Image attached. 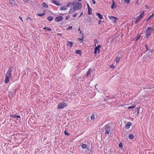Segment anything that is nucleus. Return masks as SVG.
<instances>
[{"instance_id": "f257e3e1", "label": "nucleus", "mask_w": 154, "mask_h": 154, "mask_svg": "<svg viewBox=\"0 0 154 154\" xmlns=\"http://www.w3.org/2000/svg\"><path fill=\"white\" fill-rule=\"evenodd\" d=\"M72 4L74 10L77 11L80 9L82 8V3L78 2L77 1H73Z\"/></svg>"}, {"instance_id": "f03ea898", "label": "nucleus", "mask_w": 154, "mask_h": 154, "mask_svg": "<svg viewBox=\"0 0 154 154\" xmlns=\"http://www.w3.org/2000/svg\"><path fill=\"white\" fill-rule=\"evenodd\" d=\"M67 106V103L62 102L58 104L57 109H61L63 108L64 107Z\"/></svg>"}, {"instance_id": "7ed1b4c3", "label": "nucleus", "mask_w": 154, "mask_h": 154, "mask_svg": "<svg viewBox=\"0 0 154 154\" xmlns=\"http://www.w3.org/2000/svg\"><path fill=\"white\" fill-rule=\"evenodd\" d=\"M152 28L150 27H148L146 32V37L148 38L151 34Z\"/></svg>"}, {"instance_id": "20e7f679", "label": "nucleus", "mask_w": 154, "mask_h": 154, "mask_svg": "<svg viewBox=\"0 0 154 154\" xmlns=\"http://www.w3.org/2000/svg\"><path fill=\"white\" fill-rule=\"evenodd\" d=\"M144 11H143L141 14L138 16V17L135 21V24H137L140 20L143 17L144 15Z\"/></svg>"}, {"instance_id": "39448f33", "label": "nucleus", "mask_w": 154, "mask_h": 154, "mask_svg": "<svg viewBox=\"0 0 154 154\" xmlns=\"http://www.w3.org/2000/svg\"><path fill=\"white\" fill-rule=\"evenodd\" d=\"M110 126L109 124H107L105 126V130L106 131L105 132V134H108L110 131L109 129Z\"/></svg>"}, {"instance_id": "423d86ee", "label": "nucleus", "mask_w": 154, "mask_h": 154, "mask_svg": "<svg viewBox=\"0 0 154 154\" xmlns=\"http://www.w3.org/2000/svg\"><path fill=\"white\" fill-rule=\"evenodd\" d=\"M101 46V45H98L97 46L95 47L94 52V53L95 54H97V53L98 54L100 52V48Z\"/></svg>"}, {"instance_id": "0eeeda50", "label": "nucleus", "mask_w": 154, "mask_h": 154, "mask_svg": "<svg viewBox=\"0 0 154 154\" xmlns=\"http://www.w3.org/2000/svg\"><path fill=\"white\" fill-rule=\"evenodd\" d=\"M13 67L12 66H11L8 69L6 76L11 77V75Z\"/></svg>"}, {"instance_id": "6e6552de", "label": "nucleus", "mask_w": 154, "mask_h": 154, "mask_svg": "<svg viewBox=\"0 0 154 154\" xmlns=\"http://www.w3.org/2000/svg\"><path fill=\"white\" fill-rule=\"evenodd\" d=\"M16 0H8V3L11 5H15L17 4Z\"/></svg>"}, {"instance_id": "1a4fd4ad", "label": "nucleus", "mask_w": 154, "mask_h": 154, "mask_svg": "<svg viewBox=\"0 0 154 154\" xmlns=\"http://www.w3.org/2000/svg\"><path fill=\"white\" fill-rule=\"evenodd\" d=\"M63 17L62 16H59L56 17L55 19V21L57 22H59L63 20Z\"/></svg>"}, {"instance_id": "9d476101", "label": "nucleus", "mask_w": 154, "mask_h": 154, "mask_svg": "<svg viewBox=\"0 0 154 154\" xmlns=\"http://www.w3.org/2000/svg\"><path fill=\"white\" fill-rule=\"evenodd\" d=\"M87 151L88 152H89L88 153L89 154H92L93 153V148L91 146V149H90L89 147H88L87 146Z\"/></svg>"}, {"instance_id": "9b49d317", "label": "nucleus", "mask_w": 154, "mask_h": 154, "mask_svg": "<svg viewBox=\"0 0 154 154\" xmlns=\"http://www.w3.org/2000/svg\"><path fill=\"white\" fill-rule=\"evenodd\" d=\"M109 19L112 20L114 22H116V20L117 19V17L114 16H109Z\"/></svg>"}, {"instance_id": "f8f14e48", "label": "nucleus", "mask_w": 154, "mask_h": 154, "mask_svg": "<svg viewBox=\"0 0 154 154\" xmlns=\"http://www.w3.org/2000/svg\"><path fill=\"white\" fill-rule=\"evenodd\" d=\"M131 123L130 122H128L126 124L125 126V128L126 129H128L130 126L131 125Z\"/></svg>"}, {"instance_id": "ddd939ff", "label": "nucleus", "mask_w": 154, "mask_h": 154, "mask_svg": "<svg viewBox=\"0 0 154 154\" xmlns=\"http://www.w3.org/2000/svg\"><path fill=\"white\" fill-rule=\"evenodd\" d=\"M112 4L111 6V8L112 9H114L116 8V3L114 1H112Z\"/></svg>"}, {"instance_id": "4468645a", "label": "nucleus", "mask_w": 154, "mask_h": 154, "mask_svg": "<svg viewBox=\"0 0 154 154\" xmlns=\"http://www.w3.org/2000/svg\"><path fill=\"white\" fill-rule=\"evenodd\" d=\"M92 71V69L91 68H89L87 72V77H88L89 76L91 75V72Z\"/></svg>"}, {"instance_id": "2eb2a0df", "label": "nucleus", "mask_w": 154, "mask_h": 154, "mask_svg": "<svg viewBox=\"0 0 154 154\" xmlns=\"http://www.w3.org/2000/svg\"><path fill=\"white\" fill-rule=\"evenodd\" d=\"M10 77L8 76L5 75V82L6 84H7L9 81V78Z\"/></svg>"}, {"instance_id": "dca6fc26", "label": "nucleus", "mask_w": 154, "mask_h": 154, "mask_svg": "<svg viewBox=\"0 0 154 154\" xmlns=\"http://www.w3.org/2000/svg\"><path fill=\"white\" fill-rule=\"evenodd\" d=\"M67 42L68 43L67 44V45L68 46H69V47L70 48L72 47V46L73 44V42H70V41H67Z\"/></svg>"}, {"instance_id": "f3484780", "label": "nucleus", "mask_w": 154, "mask_h": 154, "mask_svg": "<svg viewBox=\"0 0 154 154\" xmlns=\"http://www.w3.org/2000/svg\"><path fill=\"white\" fill-rule=\"evenodd\" d=\"M96 15L100 19H103V16L102 15L100 14L99 13H96Z\"/></svg>"}, {"instance_id": "a211bd4d", "label": "nucleus", "mask_w": 154, "mask_h": 154, "mask_svg": "<svg viewBox=\"0 0 154 154\" xmlns=\"http://www.w3.org/2000/svg\"><path fill=\"white\" fill-rule=\"evenodd\" d=\"M11 117L14 118H20V116L18 115H12L10 116Z\"/></svg>"}, {"instance_id": "6ab92c4d", "label": "nucleus", "mask_w": 154, "mask_h": 154, "mask_svg": "<svg viewBox=\"0 0 154 154\" xmlns=\"http://www.w3.org/2000/svg\"><path fill=\"white\" fill-rule=\"evenodd\" d=\"M51 2H53L54 4L57 6H59L61 5L60 4H59V2H57V1L55 0H52L51 1Z\"/></svg>"}, {"instance_id": "aec40b11", "label": "nucleus", "mask_w": 154, "mask_h": 154, "mask_svg": "<svg viewBox=\"0 0 154 154\" xmlns=\"http://www.w3.org/2000/svg\"><path fill=\"white\" fill-rule=\"evenodd\" d=\"M75 53L76 54H79V55H81L82 54V51L80 50H76Z\"/></svg>"}, {"instance_id": "412c9836", "label": "nucleus", "mask_w": 154, "mask_h": 154, "mask_svg": "<svg viewBox=\"0 0 154 154\" xmlns=\"http://www.w3.org/2000/svg\"><path fill=\"white\" fill-rule=\"evenodd\" d=\"M121 59V57H120L117 56L115 60L116 62L117 63H118L120 60Z\"/></svg>"}, {"instance_id": "4be33fe9", "label": "nucleus", "mask_w": 154, "mask_h": 154, "mask_svg": "<svg viewBox=\"0 0 154 154\" xmlns=\"http://www.w3.org/2000/svg\"><path fill=\"white\" fill-rule=\"evenodd\" d=\"M42 5L43 7L45 8H48V5L45 2H44L42 4Z\"/></svg>"}, {"instance_id": "5701e85b", "label": "nucleus", "mask_w": 154, "mask_h": 154, "mask_svg": "<svg viewBox=\"0 0 154 154\" xmlns=\"http://www.w3.org/2000/svg\"><path fill=\"white\" fill-rule=\"evenodd\" d=\"M67 8L66 6H61L60 8V9L61 10H66Z\"/></svg>"}, {"instance_id": "b1692460", "label": "nucleus", "mask_w": 154, "mask_h": 154, "mask_svg": "<svg viewBox=\"0 0 154 154\" xmlns=\"http://www.w3.org/2000/svg\"><path fill=\"white\" fill-rule=\"evenodd\" d=\"M76 11V10H74V8H71L70 9V10L69 11V14H71L72 13L75 12V11Z\"/></svg>"}, {"instance_id": "393cba45", "label": "nucleus", "mask_w": 154, "mask_h": 154, "mask_svg": "<svg viewBox=\"0 0 154 154\" xmlns=\"http://www.w3.org/2000/svg\"><path fill=\"white\" fill-rule=\"evenodd\" d=\"M47 19L49 21H52L54 19V17L52 16H48L47 18Z\"/></svg>"}, {"instance_id": "a878e982", "label": "nucleus", "mask_w": 154, "mask_h": 154, "mask_svg": "<svg viewBox=\"0 0 154 154\" xmlns=\"http://www.w3.org/2000/svg\"><path fill=\"white\" fill-rule=\"evenodd\" d=\"M88 14L91 15L92 14V9L91 8H89L88 9Z\"/></svg>"}, {"instance_id": "bb28decb", "label": "nucleus", "mask_w": 154, "mask_h": 154, "mask_svg": "<svg viewBox=\"0 0 154 154\" xmlns=\"http://www.w3.org/2000/svg\"><path fill=\"white\" fill-rule=\"evenodd\" d=\"M84 38V36L83 35V34H82V38H78V39L79 40L81 41V42H83V39Z\"/></svg>"}, {"instance_id": "cd10ccee", "label": "nucleus", "mask_w": 154, "mask_h": 154, "mask_svg": "<svg viewBox=\"0 0 154 154\" xmlns=\"http://www.w3.org/2000/svg\"><path fill=\"white\" fill-rule=\"evenodd\" d=\"M81 147H82V149H86V148L87 146L86 145V144H82V145Z\"/></svg>"}, {"instance_id": "c85d7f7f", "label": "nucleus", "mask_w": 154, "mask_h": 154, "mask_svg": "<svg viewBox=\"0 0 154 154\" xmlns=\"http://www.w3.org/2000/svg\"><path fill=\"white\" fill-rule=\"evenodd\" d=\"M140 109V107H137L135 109V111H137V114H138L139 113V110Z\"/></svg>"}, {"instance_id": "c756f323", "label": "nucleus", "mask_w": 154, "mask_h": 154, "mask_svg": "<svg viewBox=\"0 0 154 154\" xmlns=\"http://www.w3.org/2000/svg\"><path fill=\"white\" fill-rule=\"evenodd\" d=\"M45 15V13H43L42 14H36L37 15L40 17H43Z\"/></svg>"}, {"instance_id": "7c9ffc66", "label": "nucleus", "mask_w": 154, "mask_h": 154, "mask_svg": "<svg viewBox=\"0 0 154 154\" xmlns=\"http://www.w3.org/2000/svg\"><path fill=\"white\" fill-rule=\"evenodd\" d=\"M134 136L133 134H129V138L131 139H132L134 138Z\"/></svg>"}, {"instance_id": "2f4dec72", "label": "nucleus", "mask_w": 154, "mask_h": 154, "mask_svg": "<svg viewBox=\"0 0 154 154\" xmlns=\"http://www.w3.org/2000/svg\"><path fill=\"white\" fill-rule=\"evenodd\" d=\"M154 15V13L150 15L149 16V17L146 20V21H148L149 19L152 17Z\"/></svg>"}, {"instance_id": "473e14b6", "label": "nucleus", "mask_w": 154, "mask_h": 154, "mask_svg": "<svg viewBox=\"0 0 154 154\" xmlns=\"http://www.w3.org/2000/svg\"><path fill=\"white\" fill-rule=\"evenodd\" d=\"M91 118L92 120H94V114H92L91 116Z\"/></svg>"}, {"instance_id": "72a5a7b5", "label": "nucleus", "mask_w": 154, "mask_h": 154, "mask_svg": "<svg viewBox=\"0 0 154 154\" xmlns=\"http://www.w3.org/2000/svg\"><path fill=\"white\" fill-rule=\"evenodd\" d=\"M43 29H47V30H48V31H51V28H50L48 27H44L43 28Z\"/></svg>"}, {"instance_id": "f704fd0d", "label": "nucleus", "mask_w": 154, "mask_h": 154, "mask_svg": "<svg viewBox=\"0 0 154 154\" xmlns=\"http://www.w3.org/2000/svg\"><path fill=\"white\" fill-rule=\"evenodd\" d=\"M140 37V35L139 34H138V35H137V36L136 37V39L135 40V41H137L138 40V39H139Z\"/></svg>"}, {"instance_id": "c9c22d12", "label": "nucleus", "mask_w": 154, "mask_h": 154, "mask_svg": "<svg viewBox=\"0 0 154 154\" xmlns=\"http://www.w3.org/2000/svg\"><path fill=\"white\" fill-rule=\"evenodd\" d=\"M64 133L65 135H67L68 136H69L70 135V134L67 133L66 131H64Z\"/></svg>"}, {"instance_id": "e433bc0d", "label": "nucleus", "mask_w": 154, "mask_h": 154, "mask_svg": "<svg viewBox=\"0 0 154 154\" xmlns=\"http://www.w3.org/2000/svg\"><path fill=\"white\" fill-rule=\"evenodd\" d=\"M94 43H95V46H96V44L98 43L99 42L97 41V39H95L94 40Z\"/></svg>"}, {"instance_id": "4c0bfd02", "label": "nucleus", "mask_w": 154, "mask_h": 154, "mask_svg": "<svg viewBox=\"0 0 154 154\" xmlns=\"http://www.w3.org/2000/svg\"><path fill=\"white\" fill-rule=\"evenodd\" d=\"M90 17H88L86 19L85 22H90Z\"/></svg>"}, {"instance_id": "58836bf2", "label": "nucleus", "mask_w": 154, "mask_h": 154, "mask_svg": "<svg viewBox=\"0 0 154 154\" xmlns=\"http://www.w3.org/2000/svg\"><path fill=\"white\" fill-rule=\"evenodd\" d=\"M136 105H135L134 106H129L128 107V109H133V108H135V107H136Z\"/></svg>"}, {"instance_id": "ea45409f", "label": "nucleus", "mask_w": 154, "mask_h": 154, "mask_svg": "<svg viewBox=\"0 0 154 154\" xmlns=\"http://www.w3.org/2000/svg\"><path fill=\"white\" fill-rule=\"evenodd\" d=\"M72 3L70 2V3H69V4H68V5H66V7H67V8H68V7H70V6H72Z\"/></svg>"}, {"instance_id": "a19ab883", "label": "nucleus", "mask_w": 154, "mask_h": 154, "mask_svg": "<svg viewBox=\"0 0 154 154\" xmlns=\"http://www.w3.org/2000/svg\"><path fill=\"white\" fill-rule=\"evenodd\" d=\"M119 146L120 148L121 149L123 148L122 147V143H120L119 144Z\"/></svg>"}, {"instance_id": "79ce46f5", "label": "nucleus", "mask_w": 154, "mask_h": 154, "mask_svg": "<svg viewBox=\"0 0 154 154\" xmlns=\"http://www.w3.org/2000/svg\"><path fill=\"white\" fill-rule=\"evenodd\" d=\"M124 0V2L125 3H126L127 4H129L130 3V0Z\"/></svg>"}, {"instance_id": "37998d69", "label": "nucleus", "mask_w": 154, "mask_h": 154, "mask_svg": "<svg viewBox=\"0 0 154 154\" xmlns=\"http://www.w3.org/2000/svg\"><path fill=\"white\" fill-rule=\"evenodd\" d=\"M72 26H70L67 29V30H71L72 29Z\"/></svg>"}, {"instance_id": "c03bdc74", "label": "nucleus", "mask_w": 154, "mask_h": 154, "mask_svg": "<svg viewBox=\"0 0 154 154\" xmlns=\"http://www.w3.org/2000/svg\"><path fill=\"white\" fill-rule=\"evenodd\" d=\"M77 13H76L74 14H72V16L73 17H75L77 16Z\"/></svg>"}, {"instance_id": "a18cd8bd", "label": "nucleus", "mask_w": 154, "mask_h": 154, "mask_svg": "<svg viewBox=\"0 0 154 154\" xmlns=\"http://www.w3.org/2000/svg\"><path fill=\"white\" fill-rule=\"evenodd\" d=\"M145 46V47L146 48V51H148L149 50V49L148 48L147 45V44H146Z\"/></svg>"}, {"instance_id": "49530a36", "label": "nucleus", "mask_w": 154, "mask_h": 154, "mask_svg": "<svg viewBox=\"0 0 154 154\" xmlns=\"http://www.w3.org/2000/svg\"><path fill=\"white\" fill-rule=\"evenodd\" d=\"M110 68H115V66L113 65H112L110 66Z\"/></svg>"}, {"instance_id": "de8ad7c7", "label": "nucleus", "mask_w": 154, "mask_h": 154, "mask_svg": "<svg viewBox=\"0 0 154 154\" xmlns=\"http://www.w3.org/2000/svg\"><path fill=\"white\" fill-rule=\"evenodd\" d=\"M78 30V31L80 32V34H81L82 35V34H83V33H82L81 31L80 30V28H79Z\"/></svg>"}, {"instance_id": "09e8293b", "label": "nucleus", "mask_w": 154, "mask_h": 154, "mask_svg": "<svg viewBox=\"0 0 154 154\" xmlns=\"http://www.w3.org/2000/svg\"><path fill=\"white\" fill-rule=\"evenodd\" d=\"M69 17H70L69 15H68V16H67L66 18V20H67L69 18Z\"/></svg>"}, {"instance_id": "8fccbe9b", "label": "nucleus", "mask_w": 154, "mask_h": 154, "mask_svg": "<svg viewBox=\"0 0 154 154\" xmlns=\"http://www.w3.org/2000/svg\"><path fill=\"white\" fill-rule=\"evenodd\" d=\"M91 0L92 1V4H95V3H96L95 1L94 0Z\"/></svg>"}, {"instance_id": "3c124183", "label": "nucleus", "mask_w": 154, "mask_h": 154, "mask_svg": "<svg viewBox=\"0 0 154 154\" xmlns=\"http://www.w3.org/2000/svg\"><path fill=\"white\" fill-rule=\"evenodd\" d=\"M101 20H99L98 22V25L100 24V23H101Z\"/></svg>"}, {"instance_id": "603ef678", "label": "nucleus", "mask_w": 154, "mask_h": 154, "mask_svg": "<svg viewBox=\"0 0 154 154\" xmlns=\"http://www.w3.org/2000/svg\"><path fill=\"white\" fill-rule=\"evenodd\" d=\"M23 1L26 3H28V0H23Z\"/></svg>"}, {"instance_id": "864d4df0", "label": "nucleus", "mask_w": 154, "mask_h": 154, "mask_svg": "<svg viewBox=\"0 0 154 154\" xmlns=\"http://www.w3.org/2000/svg\"><path fill=\"white\" fill-rule=\"evenodd\" d=\"M57 35H60L61 36V37H62V34H61L58 33H57Z\"/></svg>"}, {"instance_id": "5fc2aeb1", "label": "nucleus", "mask_w": 154, "mask_h": 154, "mask_svg": "<svg viewBox=\"0 0 154 154\" xmlns=\"http://www.w3.org/2000/svg\"><path fill=\"white\" fill-rule=\"evenodd\" d=\"M67 13H65V14H60V15H65Z\"/></svg>"}, {"instance_id": "6e6d98bb", "label": "nucleus", "mask_w": 154, "mask_h": 154, "mask_svg": "<svg viewBox=\"0 0 154 154\" xmlns=\"http://www.w3.org/2000/svg\"><path fill=\"white\" fill-rule=\"evenodd\" d=\"M153 51V50H151L149 52L150 53H152Z\"/></svg>"}, {"instance_id": "4d7b16f0", "label": "nucleus", "mask_w": 154, "mask_h": 154, "mask_svg": "<svg viewBox=\"0 0 154 154\" xmlns=\"http://www.w3.org/2000/svg\"><path fill=\"white\" fill-rule=\"evenodd\" d=\"M153 87H152V88H153L154 87V86H153ZM152 88H150V87H148L147 89H151Z\"/></svg>"}, {"instance_id": "13d9d810", "label": "nucleus", "mask_w": 154, "mask_h": 154, "mask_svg": "<svg viewBox=\"0 0 154 154\" xmlns=\"http://www.w3.org/2000/svg\"><path fill=\"white\" fill-rule=\"evenodd\" d=\"M152 28V31H153V32H154V27H152V28Z\"/></svg>"}, {"instance_id": "bf43d9fd", "label": "nucleus", "mask_w": 154, "mask_h": 154, "mask_svg": "<svg viewBox=\"0 0 154 154\" xmlns=\"http://www.w3.org/2000/svg\"><path fill=\"white\" fill-rule=\"evenodd\" d=\"M19 18L22 20V21H23V20H22V18L21 17H19Z\"/></svg>"}, {"instance_id": "052dcab7", "label": "nucleus", "mask_w": 154, "mask_h": 154, "mask_svg": "<svg viewBox=\"0 0 154 154\" xmlns=\"http://www.w3.org/2000/svg\"><path fill=\"white\" fill-rule=\"evenodd\" d=\"M87 5L88 6V9L89 8H90L89 6V5L88 4H87Z\"/></svg>"}, {"instance_id": "680f3d73", "label": "nucleus", "mask_w": 154, "mask_h": 154, "mask_svg": "<svg viewBox=\"0 0 154 154\" xmlns=\"http://www.w3.org/2000/svg\"><path fill=\"white\" fill-rule=\"evenodd\" d=\"M83 14V12H82L81 13V14H80V16H79V17L80 16H81Z\"/></svg>"}, {"instance_id": "e2e57ef3", "label": "nucleus", "mask_w": 154, "mask_h": 154, "mask_svg": "<svg viewBox=\"0 0 154 154\" xmlns=\"http://www.w3.org/2000/svg\"><path fill=\"white\" fill-rule=\"evenodd\" d=\"M65 23H66V22L65 21H63L62 22V24H65Z\"/></svg>"}, {"instance_id": "0e129e2a", "label": "nucleus", "mask_w": 154, "mask_h": 154, "mask_svg": "<svg viewBox=\"0 0 154 154\" xmlns=\"http://www.w3.org/2000/svg\"><path fill=\"white\" fill-rule=\"evenodd\" d=\"M28 19H30V20H32V19H31V18H30V17H28V18H27V20Z\"/></svg>"}, {"instance_id": "69168bd1", "label": "nucleus", "mask_w": 154, "mask_h": 154, "mask_svg": "<svg viewBox=\"0 0 154 154\" xmlns=\"http://www.w3.org/2000/svg\"><path fill=\"white\" fill-rule=\"evenodd\" d=\"M78 0L79 1H81V0Z\"/></svg>"}, {"instance_id": "338daca9", "label": "nucleus", "mask_w": 154, "mask_h": 154, "mask_svg": "<svg viewBox=\"0 0 154 154\" xmlns=\"http://www.w3.org/2000/svg\"><path fill=\"white\" fill-rule=\"evenodd\" d=\"M154 26V24L152 26V27H153Z\"/></svg>"}, {"instance_id": "774afa93", "label": "nucleus", "mask_w": 154, "mask_h": 154, "mask_svg": "<svg viewBox=\"0 0 154 154\" xmlns=\"http://www.w3.org/2000/svg\"><path fill=\"white\" fill-rule=\"evenodd\" d=\"M146 7H147V5H146Z\"/></svg>"}]
</instances>
